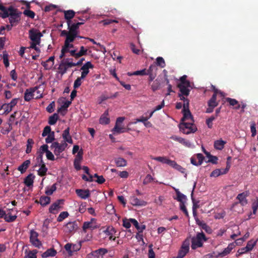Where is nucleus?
Instances as JSON below:
<instances>
[{"label": "nucleus", "mask_w": 258, "mask_h": 258, "mask_svg": "<svg viewBox=\"0 0 258 258\" xmlns=\"http://www.w3.org/2000/svg\"><path fill=\"white\" fill-rule=\"evenodd\" d=\"M72 22H67V25L68 27L69 31L67 30H61L60 33V36H68V37H72L74 38L80 37L83 38L82 37L79 36V28L75 25V24L73 23H72Z\"/></svg>", "instance_id": "f257e3e1"}, {"label": "nucleus", "mask_w": 258, "mask_h": 258, "mask_svg": "<svg viewBox=\"0 0 258 258\" xmlns=\"http://www.w3.org/2000/svg\"><path fill=\"white\" fill-rule=\"evenodd\" d=\"M207 240L208 238L203 232H198L196 236L191 238V248L196 249L198 247H202L203 246V242L207 241Z\"/></svg>", "instance_id": "f03ea898"}, {"label": "nucleus", "mask_w": 258, "mask_h": 258, "mask_svg": "<svg viewBox=\"0 0 258 258\" xmlns=\"http://www.w3.org/2000/svg\"><path fill=\"white\" fill-rule=\"evenodd\" d=\"M9 10L10 12L9 19V22L10 24H14V25H16L21 20L22 13L12 6L9 7Z\"/></svg>", "instance_id": "7ed1b4c3"}, {"label": "nucleus", "mask_w": 258, "mask_h": 258, "mask_svg": "<svg viewBox=\"0 0 258 258\" xmlns=\"http://www.w3.org/2000/svg\"><path fill=\"white\" fill-rule=\"evenodd\" d=\"M194 121H190L187 122H182L180 123V130L184 134H189L191 133H195L197 131V127L194 126Z\"/></svg>", "instance_id": "20e7f679"}, {"label": "nucleus", "mask_w": 258, "mask_h": 258, "mask_svg": "<svg viewBox=\"0 0 258 258\" xmlns=\"http://www.w3.org/2000/svg\"><path fill=\"white\" fill-rule=\"evenodd\" d=\"M68 146L66 143H59L57 142H54L52 143L50 148L53 149V152L56 156H59L60 154L64 151Z\"/></svg>", "instance_id": "39448f33"}, {"label": "nucleus", "mask_w": 258, "mask_h": 258, "mask_svg": "<svg viewBox=\"0 0 258 258\" xmlns=\"http://www.w3.org/2000/svg\"><path fill=\"white\" fill-rule=\"evenodd\" d=\"M42 34L38 30L31 29L29 31V37L32 42L40 44Z\"/></svg>", "instance_id": "423d86ee"}, {"label": "nucleus", "mask_w": 258, "mask_h": 258, "mask_svg": "<svg viewBox=\"0 0 258 258\" xmlns=\"http://www.w3.org/2000/svg\"><path fill=\"white\" fill-rule=\"evenodd\" d=\"M64 200L59 199L56 201L54 203H53L49 208V213L55 214L57 213L58 211L62 209V206L64 204Z\"/></svg>", "instance_id": "0eeeda50"}, {"label": "nucleus", "mask_w": 258, "mask_h": 258, "mask_svg": "<svg viewBox=\"0 0 258 258\" xmlns=\"http://www.w3.org/2000/svg\"><path fill=\"white\" fill-rule=\"evenodd\" d=\"M30 234V242L36 247L39 248L42 245V243L38 238V233L34 230H31Z\"/></svg>", "instance_id": "6e6552de"}, {"label": "nucleus", "mask_w": 258, "mask_h": 258, "mask_svg": "<svg viewBox=\"0 0 258 258\" xmlns=\"http://www.w3.org/2000/svg\"><path fill=\"white\" fill-rule=\"evenodd\" d=\"M125 118L124 117H119L117 118L115 125L113 128V131L117 134L125 133L126 130L124 127L121 126V123L124 121Z\"/></svg>", "instance_id": "1a4fd4ad"}, {"label": "nucleus", "mask_w": 258, "mask_h": 258, "mask_svg": "<svg viewBox=\"0 0 258 258\" xmlns=\"http://www.w3.org/2000/svg\"><path fill=\"white\" fill-rule=\"evenodd\" d=\"M41 85L39 86H37L33 88H30L29 89H26L25 91V92L24 93V100L26 101H30L32 98H33L34 96V93H35V91L40 89L41 87Z\"/></svg>", "instance_id": "9d476101"}, {"label": "nucleus", "mask_w": 258, "mask_h": 258, "mask_svg": "<svg viewBox=\"0 0 258 258\" xmlns=\"http://www.w3.org/2000/svg\"><path fill=\"white\" fill-rule=\"evenodd\" d=\"M94 66L91 63L90 61H87L85 63L81 68V70L82 71L81 73V78L85 79L87 75L89 73V69H93Z\"/></svg>", "instance_id": "9b49d317"}, {"label": "nucleus", "mask_w": 258, "mask_h": 258, "mask_svg": "<svg viewBox=\"0 0 258 258\" xmlns=\"http://www.w3.org/2000/svg\"><path fill=\"white\" fill-rule=\"evenodd\" d=\"M95 219L92 218L90 221L84 222L82 227L83 232L86 233L87 232V230L88 229H91L92 230L96 229L97 228V225L93 223V222L95 221Z\"/></svg>", "instance_id": "f8f14e48"}, {"label": "nucleus", "mask_w": 258, "mask_h": 258, "mask_svg": "<svg viewBox=\"0 0 258 258\" xmlns=\"http://www.w3.org/2000/svg\"><path fill=\"white\" fill-rule=\"evenodd\" d=\"M76 193L82 199H86L90 196V191L88 189H77Z\"/></svg>", "instance_id": "ddd939ff"}, {"label": "nucleus", "mask_w": 258, "mask_h": 258, "mask_svg": "<svg viewBox=\"0 0 258 258\" xmlns=\"http://www.w3.org/2000/svg\"><path fill=\"white\" fill-rule=\"evenodd\" d=\"M130 202L131 204L133 206H145L147 204L146 202L139 200L135 196L131 197Z\"/></svg>", "instance_id": "4468645a"}, {"label": "nucleus", "mask_w": 258, "mask_h": 258, "mask_svg": "<svg viewBox=\"0 0 258 258\" xmlns=\"http://www.w3.org/2000/svg\"><path fill=\"white\" fill-rule=\"evenodd\" d=\"M183 117L181 119V121L183 122L185 120H189L190 121H194L193 116L189 109H182Z\"/></svg>", "instance_id": "2eb2a0df"}, {"label": "nucleus", "mask_w": 258, "mask_h": 258, "mask_svg": "<svg viewBox=\"0 0 258 258\" xmlns=\"http://www.w3.org/2000/svg\"><path fill=\"white\" fill-rule=\"evenodd\" d=\"M235 247L234 242L230 243L228 246L225 248L224 250L219 254V255L221 257H224L228 254Z\"/></svg>", "instance_id": "dca6fc26"}, {"label": "nucleus", "mask_w": 258, "mask_h": 258, "mask_svg": "<svg viewBox=\"0 0 258 258\" xmlns=\"http://www.w3.org/2000/svg\"><path fill=\"white\" fill-rule=\"evenodd\" d=\"M177 87L179 89L180 94H182L184 96H187L189 94L190 90L188 88H190V86H186V85H182L181 84H178Z\"/></svg>", "instance_id": "f3484780"}, {"label": "nucleus", "mask_w": 258, "mask_h": 258, "mask_svg": "<svg viewBox=\"0 0 258 258\" xmlns=\"http://www.w3.org/2000/svg\"><path fill=\"white\" fill-rule=\"evenodd\" d=\"M218 91V90H215V93L213 94L212 97L209 100L208 102V106L215 107L218 105V103L216 101Z\"/></svg>", "instance_id": "a211bd4d"}, {"label": "nucleus", "mask_w": 258, "mask_h": 258, "mask_svg": "<svg viewBox=\"0 0 258 258\" xmlns=\"http://www.w3.org/2000/svg\"><path fill=\"white\" fill-rule=\"evenodd\" d=\"M63 12L64 13V18L67 20V22L69 21L72 22L71 20L75 17L76 14L75 12L72 10L67 11L64 10Z\"/></svg>", "instance_id": "6ab92c4d"}, {"label": "nucleus", "mask_w": 258, "mask_h": 258, "mask_svg": "<svg viewBox=\"0 0 258 258\" xmlns=\"http://www.w3.org/2000/svg\"><path fill=\"white\" fill-rule=\"evenodd\" d=\"M131 222L135 226L139 233H142L146 229V225L142 224L140 225L139 223L135 219H130Z\"/></svg>", "instance_id": "aec40b11"}, {"label": "nucleus", "mask_w": 258, "mask_h": 258, "mask_svg": "<svg viewBox=\"0 0 258 258\" xmlns=\"http://www.w3.org/2000/svg\"><path fill=\"white\" fill-rule=\"evenodd\" d=\"M35 202L39 203L43 207H45L50 203V198L48 196H43L40 198L39 201L36 200Z\"/></svg>", "instance_id": "412c9836"}, {"label": "nucleus", "mask_w": 258, "mask_h": 258, "mask_svg": "<svg viewBox=\"0 0 258 258\" xmlns=\"http://www.w3.org/2000/svg\"><path fill=\"white\" fill-rule=\"evenodd\" d=\"M66 228L69 232H74L78 229V225L76 222H69L66 224Z\"/></svg>", "instance_id": "4be33fe9"}, {"label": "nucleus", "mask_w": 258, "mask_h": 258, "mask_svg": "<svg viewBox=\"0 0 258 258\" xmlns=\"http://www.w3.org/2000/svg\"><path fill=\"white\" fill-rule=\"evenodd\" d=\"M153 160L160 162L162 163L170 165L172 160L168 159L166 157H154L151 158Z\"/></svg>", "instance_id": "5701e85b"}, {"label": "nucleus", "mask_w": 258, "mask_h": 258, "mask_svg": "<svg viewBox=\"0 0 258 258\" xmlns=\"http://www.w3.org/2000/svg\"><path fill=\"white\" fill-rule=\"evenodd\" d=\"M30 163L31 162L30 160H27L25 161L21 165L18 167V170L20 171L22 174L24 173L29 166Z\"/></svg>", "instance_id": "b1692460"}, {"label": "nucleus", "mask_w": 258, "mask_h": 258, "mask_svg": "<svg viewBox=\"0 0 258 258\" xmlns=\"http://www.w3.org/2000/svg\"><path fill=\"white\" fill-rule=\"evenodd\" d=\"M175 190L177 195V198L175 199L177 200V201L179 202L180 204L185 203L186 200V197L183 194L181 193L178 189H175Z\"/></svg>", "instance_id": "393cba45"}, {"label": "nucleus", "mask_w": 258, "mask_h": 258, "mask_svg": "<svg viewBox=\"0 0 258 258\" xmlns=\"http://www.w3.org/2000/svg\"><path fill=\"white\" fill-rule=\"evenodd\" d=\"M56 253V250L53 248H49L42 254V257L45 258L49 256H54Z\"/></svg>", "instance_id": "a878e982"}, {"label": "nucleus", "mask_w": 258, "mask_h": 258, "mask_svg": "<svg viewBox=\"0 0 258 258\" xmlns=\"http://www.w3.org/2000/svg\"><path fill=\"white\" fill-rule=\"evenodd\" d=\"M226 143V142L225 141L220 139L215 141L214 146L216 149L221 150L224 148Z\"/></svg>", "instance_id": "bb28decb"}, {"label": "nucleus", "mask_w": 258, "mask_h": 258, "mask_svg": "<svg viewBox=\"0 0 258 258\" xmlns=\"http://www.w3.org/2000/svg\"><path fill=\"white\" fill-rule=\"evenodd\" d=\"M173 140L177 141L184 146L186 147H190V143L189 142L185 140L184 139L182 138L181 137H178L177 136H172L171 138Z\"/></svg>", "instance_id": "cd10ccee"}, {"label": "nucleus", "mask_w": 258, "mask_h": 258, "mask_svg": "<svg viewBox=\"0 0 258 258\" xmlns=\"http://www.w3.org/2000/svg\"><path fill=\"white\" fill-rule=\"evenodd\" d=\"M114 161L117 167H125L127 165V161L123 158L118 157L115 158Z\"/></svg>", "instance_id": "c85d7f7f"}, {"label": "nucleus", "mask_w": 258, "mask_h": 258, "mask_svg": "<svg viewBox=\"0 0 258 258\" xmlns=\"http://www.w3.org/2000/svg\"><path fill=\"white\" fill-rule=\"evenodd\" d=\"M246 196L244 192L239 194L237 196V199L238 200L239 203L242 205L244 206L247 204V200L246 199Z\"/></svg>", "instance_id": "c756f323"}, {"label": "nucleus", "mask_w": 258, "mask_h": 258, "mask_svg": "<svg viewBox=\"0 0 258 258\" xmlns=\"http://www.w3.org/2000/svg\"><path fill=\"white\" fill-rule=\"evenodd\" d=\"M34 178V176H33V174H30L25 178L24 183L27 186L30 187L33 185Z\"/></svg>", "instance_id": "7c9ffc66"}, {"label": "nucleus", "mask_w": 258, "mask_h": 258, "mask_svg": "<svg viewBox=\"0 0 258 258\" xmlns=\"http://www.w3.org/2000/svg\"><path fill=\"white\" fill-rule=\"evenodd\" d=\"M170 166L178 170L182 173H184L185 169L180 165H178L175 161L172 160Z\"/></svg>", "instance_id": "2f4dec72"}, {"label": "nucleus", "mask_w": 258, "mask_h": 258, "mask_svg": "<svg viewBox=\"0 0 258 258\" xmlns=\"http://www.w3.org/2000/svg\"><path fill=\"white\" fill-rule=\"evenodd\" d=\"M66 38L64 41L65 43V47H69V48H74V45L73 44H71V43L74 42L76 38H74L72 37H68L66 36Z\"/></svg>", "instance_id": "473e14b6"}, {"label": "nucleus", "mask_w": 258, "mask_h": 258, "mask_svg": "<svg viewBox=\"0 0 258 258\" xmlns=\"http://www.w3.org/2000/svg\"><path fill=\"white\" fill-rule=\"evenodd\" d=\"M11 210H12V209H11ZM10 211L11 210H9V212L6 213V217H5V220L7 222H14L17 217L16 215H12Z\"/></svg>", "instance_id": "72a5a7b5"}, {"label": "nucleus", "mask_w": 258, "mask_h": 258, "mask_svg": "<svg viewBox=\"0 0 258 258\" xmlns=\"http://www.w3.org/2000/svg\"><path fill=\"white\" fill-rule=\"evenodd\" d=\"M199 225H200L201 228L204 230L207 233L211 234L212 232V229L205 223L203 222H198Z\"/></svg>", "instance_id": "f704fd0d"}, {"label": "nucleus", "mask_w": 258, "mask_h": 258, "mask_svg": "<svg viewBox=\"0 0 258 258\" xmlns=\"http://www.w3.org/2000/svg\"><path fill=\"white\" fill-rule=\"evenodd\" d=\"M157 68L156 64H152L150 65L149 68L146 70V75L156 74L157 75Z\"/></svg>", "instance_id": "c9c22d12"}, {"label": "nucleus", "mask_w": 258, "mask_h": 258, "mask_svg": "<svg viewBox=\"0 0 258 258\" xmlns=\"http://www.w3.org/2000/svg\"><path fill=\"white\" fill-rule=\"evenodd\" d=\"M39 166H40V168L38 170V174L40 176L45 175L47 171V168L46 167L45 164H42V165H39Z\"/></svg>", "instance_id": "e433bc0d"}, {"label": "nucleus", "mask_w": 258, "mask_h": 258, "mask_svg": "<svg viewBox=\"0 0 258 258\" xmlns=\"http://www.w3.org/2000/svg\"><path fill=\"white\" fill-rule=\"evenodd\" d=\"M108 252V250L107 249L105 248H100L98 249L93 251L92 252V254H99L100 255L103 256L106 253Z\"/></svg>", "instance_id": "4c0bfd02"}, {"label": "nucleus", "mask_w": 258, "mask_h": 258, "mask_svg": "<svg viewBox=\"0 0 258 258\" xmlns=\"http://www.w3.org/2000/svg\"><path fill=\"white\" fill-rule=\"evenodd\" d=\"M205 154L207 156V157L209 158L208 162H211L213 164H216L218 160V158L216 156H213L211 155V154L205 151Z\"/></svg>", "instance_id": "58836bf2"}, {"label": "nucleus", "mask_w": 258, "mask_h": 258, "mask_svg": "<svg viewBox=\"0 0 258 258\" xmlns=\"http://www.w3.org/2000/svg\"><path fill=\"white\" fill-rule=\"evenodd\" d=\"M58 119V115L57 113H54L52 115L50 116L48 119V123L50 125L55 124Z\"/></svg>", "instance_id": "ea45409f"}, {"label": "nucleus", "mask_w": 258, "mask_h": 258, "mask_svg": "<svg viewBox=\"0 0 258 258\" xmlns=\"http://www.w3.org/2000/svg\"><path fill=\"white\" fill-rule=\"evenodd\" d=\"M56 190V183L53 184L50 187H47L45 190V194L50 196Z\"/></svg>", "instance_id": "a19ab883"}, {"label": "nucleus", "mask_w": 258, "mask_h": 258, "mask_svg": "<svg viewBox=\"0 0 258 258\" xmlns=\"http://www.w3.org/2000/svg\"><path fill=\"white\" fill-rule=\"evenodd\" d=\"M87 49L85 48L84 46H81L80 50L77 52V58H79L82 56L87 55Z\"/></svg>", "instance_id": "79ce46f5"}, {"label": "nucleus", "mask_w": 258, "mask_h": 258, "mask_svg": "<svg viewBox=\"0 0 258 258\" xmlns=\"http://www.w3.org/2000/svg\"><path fill=\"white\" fill-rule=\"evenodd\" d=\"M58 70L59 71V73L61 75H63V74L67 73L68 69H67L66 66L64 64L62 60L61 61L58 66Z\"/></svg>", "instance_id": "37998d69"}, {"label": "nucleus", "mask_w": 258, "mask_h": 258, "mask_svg": "<svg viewBox=\"0 0 258 258\" xmlns=\"http://www.w3.org/2000/svg\"><path fill=\"white\" fill-rule=\"evenodd\" d=\"M34 144V141L32 139H28L27 141V148L26 152L27 154L30 153L31 152L32 145Z\"/></svg>", "instance_id": "c03bdc74"}, {"label": "nucleus", "mask_w": 258, "mask_h": 258, "mask_svg": "<svg viewBox=\"0 0 258 258\" xmlns=\"http://www.w3.org/2000/svg\"><path fill=\"white\" fill-rule=\"evenodd\" d=\"M69 216L68 212L64 211L61 212L57 218V222H62L64 219L67 218Z\"/></svg>", "instance_id": "a18cd8bd"}, {"label": "nucleus", "mask_w": 258, "mask_h": 258, "mask_svg": "<svg viewBox=\"0 0 258 258\" xmlns=\"http://www.w3.org/2000/svg\"><path fill=\"white\" fill-rule=\"evenodd\" d=\"M128 75L130 76H133V75H134V76L146 75V69H143V70H140V71H137L134 72L132 73H128Z\"/></svg>", "instance_id": "49530a36"}, {"label": "nucleus", "mask_w": 258, "mask_h": 258, "mask_svg": "<svg viewBox=\"0 0 258 258\" xmlns=\"http://www.w3.org/2000/svg\"><path fill=\"white\" fill-rule=\"evenodd\" d=\"M62 61L66 66L67 69L76 66L75 62H74L72 61H69L68 59H63Z\"/></svg>", "instance_id": "de8ad7c7"}, {"label": "nucleus", "mask_w": 258, "mask_h": 258, "mask_svg": "<svg viewBox=\"0 0 258 258\" xmlns=\"http://www.w3.org/2000/svg\"><path fill=\"white\" fill-rule=\"evenodd\" d=\"M187 76L183 75L180 78V83L179 84H181L182 85H186V86H190V83L189 81L186 80Z\"/></svg>", "instance_id": "09e8293b"}, {"label": "nucleus", "mask_w": 258, "mask_h": 258, "mask_svg": "<svg viewBox=\"0 0 258 258\" xmlns=\"http://www.w3.org/2000/svg\"><path fill=\"white\" fill-rule=\"evenodd\" d=\"M156 65L163 68L165 67L166 63L163 57L159 56L156 58Z\"/></svg>", "instance_id": "8fccbe9b"}, {"label": "nucleus", "mask_w": 258, "mask_h": 258, "mask_svg": "<svg viewBox=\"0 0 258 258\" xmlns=\"http://www.w3.org/2000/svg\"><path fill=\"white\" fill-rule=\"evenodd\" d=\"M106 212L110 215H113L115 213V210L112 204L108 205L105 208Z\"/></svg>", "instance_id": "3c124183"}, {"label": "nucleus", "mask_w": 258, "mask_h": 258, "mask_svg": "<svg viewBox=\"0 0 258 258\" xmlns=\"http://www.w3.org/2000/svg\"><path fill=\"white\" fill-rule=\"evenodd\" d=\"M83 150L81 149L77 153V155L75 157L74 162H78L81 163L82 161L83 160Z\"/></svg>", "instance_id": "603ef678"}, {"label": "nucleus", "mask_w": 258, "mask_h": 258, "mask_svg": "<svg viewBox=\"0 0 258 258\" xmlns=\"http://www.w3.org/2000/svg\"><path fill=\"white\" fill-rule=\"evenodd\" d=\"M62 138H63V141H64L63 143H66V141L68 139V138L71 137L70 135V127H68L64 131H63L62 135Z\"/></svg>", "instance_id": "864d4df0"}, {"label": "nucleus", "mask_w": 258, "mask_h": 258, "mask_svg": "<svg viewBox=\"0 0 258 258\" xmlns=\"http://www.w3.org/2000/svg\"><path fill=\"white\" fill-rule=\"evenodd\" d=\"M189 244H190V240H189V239L187 238L183 242L181 248L189 251Z\"/></svg>", "instance_id": "5fc2aeb1"}, {"label": "nucleus", "mask_w": 258, "mask_h": 258, "mask_svg": "<svg viewBox=\"0 0 258 258\" xmlns=\"http://www.w3.org/2000/svg\"><path fill=\"white\" fill-rule=\"evenodd\" d=\"M226 101L229 103V105L232 106H234L238 104V101L235 99H233L230 97H227L225 98Z\"/></svg>", "instance_id": "6e6d98bb"}, {"label": "nucleus", "mask_w": 258, "mask_h": 258, "mask_svg": "<svg viewBox=\"0 0 258 258\" xmlns=\"http://www.w3.org/2000/svg\"><path fill=\"white\" fill-rule=\"evenodd\" d=\"M47 137L45 139V142L47 144L52 143L54 140V132H52L50 134L47 135Z\"/></svg>", "instance_id": "4d7b16f0"}, {"label": "nucleus", "mask_w": 258, "mask_h": 258, "mask_svg": "<svg viewBox=\"0 0 258 258\" xmlns=\"http://www.w3.org/2000/svg\"><path fill=\"white\" fill-rule=\"evenodd\" d=\"M188 252V251L180 248L178 251V254L176 258H183Z\"/></svg>", "instance_id": "13d9d810"}, {"label": "nucleus", "mask_w": 258, "mask_h": 258, "mask_svg": "<svg viewBox=\"0 0 258 258\" xmlns=\"http://www.w3.org/2000/svg\"><path fill=\"white\" fill-rule=\"evenodd\" d=\"M48 146L46 145H43L40 148L39 151H37V154L43 155L44 153H46L48 151Z\"/></svg>", "instance_id": "bf43d9fd"}, {"label": "nucleus", "mask_w": 258, "mask_h": 258, "mask_svg": "<svg viewBox=\"0 0 258 258\" xmlns=\"http://www.w3.org/2000/svg\"><path fill=\"white\" fill-rule=\"evenodd\" d=\"M153 180H154V178L152 176V175L148 174L146 176L145 179L143 180V183L144 185H146V184H148L151 183L152 181H153Z\"/></svg>", "instance_id": "052dcab7"}, {"label": "nucleus", "mask_w": 258, "mask_h": 258, "mask_svg": "<svg viewBox=\"0 0 258 258\" xmlns=\"http://www.w3.org/2000/svg\"><path fill=\"white\" fill-rule=\"evenodd\" d=\"M37 252L38 251L36 249L29 251L25 258H37L36 254Z\"/></svg>", "instance_id": "680f3d73"}, {"label": "nucleus", "mask_w": 258, "mask_h": 258, "mask_svg": "<svg viewBox=\"0 0 258 258\" xmlns=\"http://www.w3.org/2000/svg\"><path fill=\"white\" fill-rule=\"evenodd\" d=\"M23 14L25 16H26L31 19H33L35 16V14L33 11L30 10H27V9L24 10V11L23 12Z\"/></svg>", "instance_id": "e2e57ef3"}, {"label": "nucleus", "mask_w": 258, "mask_h": 258, "mask_svg": "<svg viewBox=\"0 0 258 258\" xmlns=\"http://www.w3.org/2000/svg\"><path fill=\"white\" fill-rule=\"evenodd\" d=\"M250 131L251 133V136L255 137L256 134V124L254 121L250 123Z\"/></svg>", "instance_id": "0e129e2a"}, {"label": "nucleus", "mask_w": 258, "mask_h": 258, "mask_svg": "<svg viewBox=\"0 0 258 258\" xmlns=\"http://www.w3.org/2000/svg\"><path fill=\"white\" fill-rule=\"evenodd\" d=\"M52 131H51V130L50 126H49L48 125L46 126L43 130L42 136L45 137L47 135L50 134V133H52Z\"/></svg>", "instance_id": "69168bd1"}, {"label": "nucleus", "mask_w": 258, "mask_h": 258, "mask_svg": "<svg viewBox=\"0 0 258 258\" xmlns=\"http://www.w3.org/2000/svg\"><path fill=\"white\" fill-rule=\"evenodd\" d=\"M10 12L9 10V7L7 8L5 10H4L2 12H0V17L3 19H5L7 17H9Z\"/></svg>", "instance_id": "338daca9"}, {"label": "nucleus", "mask_w": 258, "mask_h": 258, "mask_svg": "<svg viewBox=\"0 0 258 258\" xmlns=\"http://www.w3.org/2000/svg\"><path fill=\"white\" fill-rule=\"evenodd\" d=\"M110 119L108 117L104 116L103 115L101 116L99 119V122L101 124H107L109 123Z\"/></svg>", "instance_id": "774afa93"}]
</instances>
